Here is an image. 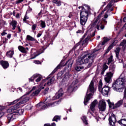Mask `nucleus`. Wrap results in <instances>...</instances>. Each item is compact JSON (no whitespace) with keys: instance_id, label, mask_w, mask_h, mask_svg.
Instances as JSON below:
<instances>
[{"instance_id":"obj_5","label":"nucleus","mask_w":126,"mask_h":126,"mask_svg":"<svg viewBox=\"0 0 126 126\" xmlns=\"http://www.w3.org/2000/svg\"><path fill=\"white\" fill-rule=\"evenodd\" d=\"M116 69V65L114 63H111L109 66V72H107L105 76L104 80L106 83H110L111 79L114 75L115 70Z\"/></svg>"},{"instance_id":"obj_52","label":"nucleus","mask_w":126,"mask_h":126,"mask_svg":"<svg viewBox=\"0 0 126 126\" xmlns=\"http://www.w3.org/2000/svg\"><path fill=\"white\" fill-rule=\"evenodd\" d=\"M36 27H37V24H33L32 27V31H35L36 30Z\"/></svg>"},{"instance_id":"obj_20","label":"nucleus","mask_w":126,"mask_h":126,"mask_svg":"<svg viewBox=\"0 0 126 126\" xmlns=\"http://www.w3.org/2000/svg\"><path fill=\"white\" fill-rule=\"evenodd\" d=\"M118 124L122 126H126V119H122L118 121Z\"/></svg>"},{"instance_id":"obj_37","label":"nucleus","mask_w":126,"mask_h":126,"mask_svg":"<svg viewBox=\"0 0 126 126\" xmlns=\"http://www.w3.org/2000/svg\"><path fill=\"white\" fill-rule=\"evenodd\" d=\"M61 66H62V65L60 64H58V66L52 71V72L51 73V74H54V73H55L56 72V71H57V70H58V69H60V68H61Z\"/></svg>"},{"instance_id":"obj_30","label":"nucleus","mask_w":126,"mask_h":126,"mask_svg":"<svg viewBox=\"0 0 126 126\" xmlns=\"http://www.w3.org/2000/svg\"><path fill=\"white\" fill-rule=\"evenodd\" d=\"M89 39H90V36H88L84 40H81V41H82L81 42V45L82 46H83V45H84V44H86V43L87 42H88V41L89 40Z\"/></svg>"},{"instance_id":"obj_13","label":"nucleus","mask_w":126,"mask_h":126,"mask_svg":"<svg viewBox=\"0 0 126 126\" xmlns=\"http://www.w3.org/2000/svg\"><path fill=\"white\" fill-rule=\"evenodd\" d=\"M98 108L100 111L104 112V111L106 110V102L103 100H100L98 105Z\"/></svg>"},{"instance_id":"obj_1","label":"nucleus","mask_w":126,"mask_h":126,"mask_svg":"<svg viewBox=\"0 0 126 126\" xmlns=\"http://www.w3.org/2000/svg\"><path fill=\"white\" fill-rule=\"evenodd\" d=\"M96 56L97 55L95 53L89 54L88 52H86L80 59H78L77 63L79 65L84 64V63H88L87 67H85V68L91 67L92 63H94V59L96 58Z\"/></svg>"},{"instance_id":"obj_59","label":"nucleus","mask_w":126,"mask_h":126,"mask_svg":"<svg viewBox=\"0 0 126 126\" xmlns=\"http://www.w3.org/2000/svg\"><path fill=\"white\" fill-rule=\"evenodd\" d=\"M43 12V10H41L40 12L38 14V16H40L42 15V13Z\"/></svg>"},{"instance_id":"obj_34","label":"nucleus","mask_w":126,"mask_h":126,"mask_svg":"<svg viewBox=\"0 0 126 126\" xmlns=\"http://www.w3.org/2000/svg\"><path fill=\"white\" fill-rule=\"evenodd\" d=\"M81 119L85 125H88V123L87 122V118L86 116H84L81 118Z\"/></svg>"},{"instance_id":"obj_26","label":"nucleus","mask_w":126,"mask_h":126,"mask_svg":"<svg viewBox=\"0 0 126 126\" xmlns=\"http://www.w3.org/2000/svg\"><path fill=\"white\" fill-rule=\"evenodd\" d=\"M72 63H73V62L72 61V60L69 59L65 63V65H66L67 64L68 67H69L70 68H71V66L72 65Z\"/></svg>"},{"instance_id":"obj_6","label":"nucleus","mask_w":126,"mask_h":126,"mask_svg":"<svg viewBox=\"0 0 126 126\" xmlns=\"http://www.w3.org/2000/svg\"><path fill=\"white\" fill-rule=\"evenodd\" d=\"M21 99L20 100V102L8 109L9 112H12V111H14V110L19 109V108H20V105L25 104V103H27V102L29 101V97L26 96V95H23Z\"/></svg>"},{"instance_id":"obj_40","label":"nucleus","mask_w":126,"mask_h":126,"mask_svg":"<svg viewBox=\"0 0 126 126\" xmlns=\"http://www.w3.org/2000/svg\"><path fill=\"white\" fill-rule=\"evenodd\" d=\"M64 78L66 79V80H68L69 79V72H67L64 75Z\"/></svg>"},{"instance_id":"obj_33","label":"nucleus","mask_w":126,"mask_h":126,"mask_svg":"<svg viewBox=\"0 0 126 126\" xmlns=\"http://www.w3.org/2000/svg\"><path fill=\"white\" fill-rule=\"evenodd\" d=\"M2 110H4V107L0 106V119L4 115L2 112Z\"/></svg>"},{"instance_id":"obj_47","label":"nucleus","mask_w":126,"mask_h":126,"mask_svg":"<svg viewBox=\"0 0 126 126\" xmlns=\"http://www.w3.org/2000/svg\"><path fill=\"white\" fill-rule=\"evenodd\" d=\"M37 77V76H35V74L33 75L31 78L29 79L30 82H32V81H34V79Z\"/></svg>"},{"instance_id":"obj_61","label":"nucleus","mask_w":126,"mask_h":126,"mask_svg":"<svg viewBox=\"0 0 126 126\" xmlns=\"http://www.w3.org/2000/svg\"><path fill=\"white\" fill-rule=\"evenodd\" d=\"M6 34H7L6 32H3L1 33V35H2V36H4V35H6Z\"/></svg>"},{"instance_id":"obj_49","label":"nucleus","mask_w":126,"mask_h":126,"mask_svg":"<svg viewBox=\"0 0 126 126\" xmlns=\"http://www.w3.org/2000/svg\"><path fill=\"white\" fill-rule=\"evenodd\" d=\"M113 62V56H111L108 59L107 64H110L111 63Z\"/></svg>"},{"instance_id":"obj_29","label":"nucleus","mask_w":126,"mask_h":126,"mask_svg":"<svg viewBox=\"0 0 126 126\" xmlns=\"http://www.w3.org/2000/svg\"><path fill=\"white\" fill-rule=\"evenodd\" d=\"M52 2L55 3L57 6H61L62 5V1L60 0H53Z\"/></svg>"},{"instance_id":"obj_7","label":"nucleus","mask_w":126,"mask_h":126,"mask_svg":"<svg viewBox=\"0 0 126 126\" xmlns=\"http://www.w3.org/2000/svg\"><path fill=\"white\" fill-rule=\"evenodd\" d=\"M78 80L76 79L71 83V84L68 87L67 92L68 93H72L74 92L76 90H77L78 88Z\"/></svg>"},{"instance_id":"obj_10","label":"nucleus","mask_w":126,"mask_h":126,"mask_svg":"<svg viewBox=\"0 0 126 126\" xmlns=\"http://www.w3.org/2000/svg\"><path fill=\"white\" fill-rule=\"evenodd\" d=\"M42 89H44V87H40L37 89V87L34 86L26 95H29V94H31V93H32V95H38V94L41 92Z\"/></svg>"},{"instance_id":"obj_53","label":"nucleus","mask_w":126,"mask_h":126,"mask_svg":"<svg viewBox=\"0 0 126 126\" xmlns=\"http://www.w3.org/2000/svg\"><path fill=\"white\" fill-rule=\"evenodd\" d=\"M32 109V106L29 105L26 107V110H31Z\"/></svg>"},{"instance_id":"obj_48","label":"nucleus","mask_w":126,"mask_h":126,"mask_svg":"<svg viewBox=\"0 0 126 126\" xmlns=\"http://www.w3.org/2000/svg\"><path fill=\"white\" fill-rule=\"evenodd\" d=\"M62 95H56L53 96L52 100H57V99H59L60 97H62Z\"/></svg>"},{"instance_id":"obj_60","label":"nucleus","mask_w":126,"mask_h":126,"mask_svg":"<svg viewBox=\"0 0 126 126\" xmlns=\"http://www.w3.org/2000/svg\"><path fill=\"white\" fill-rule=\"evenodd\" d=\"M17 28H18V29L19 30V32L20 33V32H21V29H20V27L19 26H18L17 27Z\"/></svg>"},{"instance_id":"obj_35","label":"nucleus","mask_w":126,"mask_h":126,"mask_svg":"<svg viewBox=\"0 0 126 126\" xmlns=\"http://www.w3.org/2000/svg\"><path fill=\"white\" fill-rule=\"evenodd\" d=\"M63 94H64V92L63 90V88H61L57 93V95H63Z\"/></svg>"},{"instance_id":"obj_64","label":"nucleus","mask_w":126,"mask_h":126,"mask_svg":"<svg viewBox=\"0 0 126 126\" xmlns=\"http://www.w3.org/2000/svg\"><path fill=\"white\" fill-rule=\"evenodd\" d=\"M124 95H126V88L124 90Z\"/></svg>"},{"instance_id":"obj_28","label":"nucleus","mask_w":126,"mask_h":126,"mask_svg":"<svg viewBox=\"0 0 126 126\" xmlns=\"http://www.w3.org/2000/svg\"><path fill=\"white\" fill-rule=\"evenodd\" d=\"M108 67H109V66H108V65H107V64H104V65L103 66V68H102V70L101 73V75H103V74H104V73H105V71H106V69H108Z\"/></svg>"},{"instance_id":"obj_2","label":"nucleus","mask_w":126,"mask_h":126,"mask_svg":"<svg viewBox=\"0 0 126 126\" xmlns=\"http://www.w3.org/2000/svg\"><path fill=\"white\" fill-rule=\"evenodd\" d=\"M126 84V79L124 74H121L119 78L112 84L111 88L117 92H123L125 85Z\"/></svg>"},{"instance_id":"obj_39","label":"nucleus","mask_w":126,"mask_h":126,"mask_svg":"<svg viewBox=\"0 0 126 126\" xmlns=\"http://www.w3.org/2000/svg\"><path fill=\"white\" fill-rule=\"evenodd\" d=\"M109 40V39L107 37H104L103 41H102V44H101L102 46H104V44H106V43H107V42H108Z\"/></svg>"},{"instance_id":"obj_38","label":"nucleus","mask_w":126,"mask_h":126,"mask_svg":"<svg viewBox=\"0 0 126 126\" xmlns=\"http://www.w3.org/2000/svg\"><path fill=\"white\" fill-rule=\"evenodd\" d=\"M103 86V83H102V80H100L98 84V90L101 91L102 90V86Z\"/></svg>"},{"instance_id":"obj_58","label":"nucleus","mask_w":126,"mask_h":126,"mask_svg":"<svg viewBox=\"0 0 126 126\" xmlns=\"http://www.w3.org/2000/svg\"><path fill=\"white\" fill-rule=\"evenodd\" d=\"M43 104V102L39 103L36 105V107L39 108L40 106H42V104Z\"/></svg>"},{"instance_id":"obj_51","label":"nucleus","mask_w":126,"mask_h":126,"mask_svg":"<svg viewBox=\"0 0 126 126\" xmlns=\"http://www.w3.org/2000/svg\"><path fill=\"white\" fill-rule=\"evenodd\" d=\"M40 25L42 28H45V27H46V23H45V22L43 21H41Z\"/></svg>"},{"instance_id":"obj_45","label":"nucleus","mask_w":126,"mask_h":126,"mask_svg":"<svg viewBox=\"0 0 126 126\" xmlns=\"http://www.w3.org/2000/svg\"><path fill=\"white\" fill-rule=\"evenodd\" d=\"M61 120V117L59 116H56L53 119V121L58 122V121H60Z\"/></svg>"},{"instance_id":"obj_41","label":"nucleus","mask_w":126,"mask_h":126,"mask_svg":"<svg viewBox=\"0 0 126 126\" xmlns=\"http://www.w3.org/2000/svg\"><path fill=\"white\" fill-rule=\"evenodd\" d=\"M34 76H36V78H37V79L35 80L36 82H40L42 78L38 74H34Z\"/></svg>"},{"instance_id":"obj_44","label":"nucleus","mask_w":126,"mask_h":126,"mask_svg":"<svg viewBox=\"0 0 126 126\" xmlns=\"http://www.w3.org/2000/svg\"><path fill=\"white\" fill-rule=\"evenodd\" d=\"M120 46L123 47V48H126V40H124L121 43Z\"/></svg>"},{"instance_id":"obj_32","label":"nucleus","mask_w":126,"mask_h":126,"mask_svg":"<svg viewBox=\"0 0 126 126\" xmlns=\"http://www.w3.org/2000/svg\"><path fill=\"white\" fill-rule=\"evenodd\" d=\"M27 38L28 39V41H35V43H38V41H37L35 39V38L29 35L27 36Z\"/></svg>"},{"instance_id":"obj_23","label":"nucleus","mask_w":126,"mask_h":126,"mask_svg":"<svg viewBox=\"0 0 126 126\" xmlns=\"http://www.w3.org/2000/svg\"><path fill=\"white\" fill-rule=\"evenodd\" d=\"M114 47V43H112L109 45V46L108 47L107 49L105 50V52L104 53V56H106L108 53L110 52V50H112L113 49V47Z\"/></svg>"},{"instance_id":"obj_27","label":"nucleus","mask_w":126,"mask_h":126,"mask_svg":"<svg viewBox=\"0 0 126 126\" xmlns=\"http://www.w3.org/2000/svg\"><path fill=\"white\" fill-rule=\"evenodd\" d=\"M13 55H14V52L13 51L10 50L6 53V56L8 58H12Z\"/></svg>"},{"instance_id":"obj_25","label":"nucleus","mask_w":126,"mask_h":126,"mask_svg":"<svg viewBox=\"0 0 126 126\" xmlns=\"http://www.w3.org/2000/svg\"><path fill=\"white\" fill-rule=\"evenodd\" d=\"M115 2H118V0H112L107 5L106 8H108L109 7H112L113 5H114V3Z\"/></svg>"},{"instance_id":"obj_3","label":"nucleus","mask_w":126,"mask_h":126,"mask_svg":"<svg viewBox=\"0 0 126 126\" xmlns=\"http://www.w3.org/2000/svg\"><path fill=\"white\" fill-rule=\"evenodd\" d=\"M79 9L82 8L80 11V24L81 25L84 26L86 24L87 20H88V16L89 15V11H90V6L88 5L85 4L83 6H79Z\"/></svg>"},{"instance_id":"obj_15","label":"nucleus","mask_w":126,"mask_h":126,"mask_svg":"<svg viewBox=\"0 0 126 126\" xmlns=\"http://www.w3.org/2000/svg\"><path fill=\"white\" fill-rule=\"evenodd\" d=\"M110 89H111V88L109 86H105L100 91L101 94H102V95H104H104H108L110 92Z\"/></svg>"},{"instance_id":"obj_46","label":"nucleus","mask_w":126,"mask_h":126,"mask_svg":"<svg viewBox=\"0 0 126 126\" xmlns=\"http://www.w3.org/2000/svg\"><path fill=\"white\" fill-rule=\"evenodd\" d=\"M12 25V27H16V25H17V22L15 21H13L10 24Z\"/></svg>"},{"instance_id":"obj_11","label":"nucleus","mask_w":126,"mask_h":126,"mask_svg":"<svg viewBox=\"0 0 126 126\" xmlns=\"http://www.w3.org/2000/svg\"><path fill=\"white\" fill-rule=\"evenodd\" d=\"M108 121L109 126H115V123L117 122V119L114 113H111L109 115Z\"/></svg>"},{"instance_id":"obj_55","label":"nucleus","mask_w":126,"mask_h":126,"mask_svg":"<svg viewBox=\"0 0 126 126\" xmlns=\"http://www.w3.org/2000/svg\"><path fill=\"white\" fill-rule=\"evenodd\" d=\"M24 0H17L15 1V3L16 4H18L19 3H21V2H22Z\"/></svg>"},{"instance_id":"obj_16","label":"nucleus","mask_w":126,"mask_h":126,"mask_svg":"<svg viewBox=\"0 0 126 126\" xmlns=\"http://www.w3.org/2000/svg\"><path fill=\"white\" fill-rule=\"evenodd\" d=\"M7 112L8 113H11V112H13L16 114V115H17L18 116H21L22 115H23L24 110L22 109H19L18 110H17V109H15L13 111H9L8 109Z\"/></svg>"},{"instance_id":"obj_18","label":"nucleus","mask_w":126,"mask_h":126,"mask_svg":"<svg viewBox=\"0 0 126 126\" xmlns=\"http://www.w3.org/2000/svg\"><path fill=\"white\" fill-rule=\"evenodd\" d=\"M0 63L4 69H6L9 66V63L7 61H1Z\"/></svg>"},{"instance_id":"obj_54","label":"nucleus","mask_w":126,"mask_h":126,"mask_svg":"<svg viewBox=\"0 0 126 126\" xmlns=\"http://www.w3.org/2000/svg\"><path fill=\"white\" fill-rule=\"evenodd\" d=\"M19 100H20V99H17L14 100L13 102H11L10 105H14V104H15V103H17V102H18V101H19Z\"/></svg>"},{"instance_id":"obj_9","label":"nucleus","mask_w":126,"mask_h":126,"mask_svg":"<svg viewBox=\"0 0 126 126\" xmlns=\"http://www.w3.org/2000/svg\"><path fill=\"white\" fill-rule=\"evenodd\" d=\"M106 10H107V11L105 13V15H104V18H102V21L104 24H107V18L109 17V15H110V12L112 14L113 12V10H114V8H112V7H110L107 8L106 7L104 8V11H106Z\"/></svg>"},{"instance_id":"obj_31","label":"nucleus","mask_w":126,"mask_h":126,"mask_svg":"<svg viewBox=\"0 0 126 126\" xmlns=\"http://www.w3.org/2000/svg\"><path fill=\"white\" fill-rule=\"evenodd\" d=\"M42 53H43V52L40 53L38 51H36L35 52H34L33 53V57H32L31 58V60H33L34 59H35V58H36V57H38V56H39V55H41V54H42Z\"/></svg>"},{"instance_id":"obj_63","label":"nucleus","mask_w":126,"mask_h":126,"mask_svg":"<svg viewBox=\"0 0 126 126\" xmlns=\"http://www.w3.org/2000/svg\"><path fill=\"white\" fill-rule=\"evenodd\" d=\"M35 63H36L37 64H39L40 63V62L39 61H34Z\"/></svg>"},{"instance_id":"obj_42","label":"nucleus","mask_w":126,"mask_h":126,"mask_svg":"<svg viewBox=\"0 0 126 126\" xmlns=\"http://www.w3.org/2000/svg\"><path fill=\"white\" fill-rule=\"evenodd\" d=\"M107 101L109 104V108H112V106H113V107L114 106H115L114 102H111V101L110 100V99H108Z\"/></svg>"},{"instance_id":"obj_36","label":"nucleus","mask_w":126,"mask_h":126,"mask_svg":"<svg viewBox=\"0 0 126 126\" xmlns=\"http://www.w3.org/2000/svg\"><path fill=\"white\" fill-rule=\"evenodd\" d=\"M84 68H85V67L82 66H77L75 67V69L76 70H77V71H80V70H81V69H84Z\"/></svg>"},{"instance_id":"obj_24","label":"nucleus","mask_w":126,"mask_h":126,"mask_svg":"<svg viewBox=\"0 0 126 126\" xmlns=\"http://www.w3.org/2000/svg\"><path fill=\"white\" fill-rule=\"evenodd\" d=\"M90 99H91V95H88L85 97L84 104V105H85V106H86L87 105V104H86V103L88 102V101H89V100H90Z\"/></svg>"},{"instance_id":"obj_4","label":"nucleus","mask_w":126,"mask_h":126,"mask_svg":"<svg viewBox=\"0 0 126 126\" xmlns=\"http://www.w3.org/2000/svg\"><path fill=\"white\" fill-rule=\"evenodd\" d=\"M102 17V13L99 14L95 20L91 25V28L94 27L97 30V31H100V30H104L105 29V26L102 22L101 21V17Z\"/></svg>"},{"instance_id":"obj_43","label":"nucleus","mask_w":126,"mask_h":126,"mask_svg":"<svg viewBox=\"0 0 126 126\" xmlns=\"http://www.w3.org/2000/svg\"><path fill=\"white\" fill-rule=\"evenodd\" d=\"M63 73H64V71H61V72H59L57 74V77L58 78H60V77H62Z\"/></svg>"},{"instance_id":"obj_57","label":"nucleus","mask_w":126,"mask_h":126,"mask_svg":"<svg viewBox=\"0 0 126 126\" xmlns=\"http://www.w3.org/2000/svg\"><path fill=\"white\" fill-rule=\"evenodd\" d=\"M82 42V40H80L78 43L76 44L75 47H78L79 45L81 44Z\"/></svg>"},{"instance_id":"obj_12","label":"nucleus","mask_w":126,"mask_h":126,"mask_svg":"<svg viewBox=\"0 0 126 126\" xmlns=\"http://www.w3.org/2000/svg\"><path fill=\"white\" fill-rule=\"evenodd\" d=\"M59 104V101H56L53 103H49L46 104H44V103L42 104V107H41L42 110H45V109H47L49 108V107H55L56 106H58Z\"/></svg>"},{"instance_id":"obj_22","label":"nucleus","mask_w":126,"mask_h":126,"mask_svg":"<svg viewBox=\"0 0 126 126\" xmlns=\"http://www.w3.org/2000/svg\"><path fill=\"white\" fill-rule=\"evenodd\" d=\"M18 50H19L20 52H21V53H23V54H26V53H27V51H26V49H25V48H24L22 46H18Z\"/></svg>"},{"instance_id":"obj_56","label":"nucleus","mask_w":126,"mask_h":126,"mask_svg":"<svg viewBox=\"0 0 126 126\" xmlns=\"http://www.w3.org/2000/svg\"><path fill=\"white\" fill-rule=\"evenodd\" d=\"M27 19H29V17H28V16H25L23 19V21L24 22H26V20Z\"/></svg>"},{"instance_id":"obj_8","label":"nucleus","mask_w":126,"mask_h":126,"mask_svg":"<svg viewBox=\"0 0 126 126\" xmlns=\"http://www.w3.org/2000/svg\"><path fill=\"white\" fill-rule=\"evenodd\" d=\"M95 83V81L93 80L91 81L89 88H88V91L87 92L86 95H93L95 94L96 92V89L94 87V83Z\"/></svg>"},{"instance_id":"obj_14","label":"nucleus","mask_w":126,"mask_h":126,"mask_svg":"<svg viewBox=\"0 0 126 126\" xmlns=\"http://www.w3.org/2000/svg\"><path fill=\"white\" fill-rule=\"evenodd\" d=\"M11 114H9L7 116L8 123H10V122H12L13 120H15V119H16V115L14 112H11Z\"/></svg>"},{"instance_id":"obj_50","label":"nucleus","mask_w":126,"mask_h":126,"mask_svg":"<svg viewBox=\"0 0 126 126\" xmlns=\"http://www.w3.org/2000/svg\"><path fill=\"white\" fill-rule=\"evenodd\" d=\"M54 82V80L53 79H50L49 81H48L47 84L48 86H50Z\"/></svg>"},{"instance_id":"obj_17","label":"nucleus","mask_w":126,"mask_h":126,"mask_svg":"<svg viewBox=\"0 0 126 126\" xmlns=\"http://www.w3.org/2000/svg\"><path fill=\"white\" fill-rule=\"evenodd\" d=\"M98 103V101L96 99H95L93 102H92V104L90 106V110L92 112H94L95 111V107H96V105Z\"/></svg>"},{"instance_id":"obj_21","label":"nucleus","mask_w":126,"mask_h":126,"mask_svg":"<svg viewBox=\"0 0 126 126\" xmlns=\"http://www.w3.org/2000/svg\"><path fill=\"white\" fill-rule=\"evenodd\" d=\"M121 51V48L117 47L115 50V53L116 54V57L118 60H119V55H120V52Z\"/></svg>"},{"instance_id":"obj_62","label":"nucleus","mask_w":126,"mask_h":126,"mask_svg":"<svg viewBox=\"0 0 126 126\" xmlns=\"http://www.w3.org/2000/svg\"><path fill=\"white\" fill-rule=\"evenodd\" d=\"M6 41H7V39L5 38V39L3 41V44H6Z\"/></svg>"},{"instance_id":"obj_19","label":"nucleus","mask_w":126,"mask_h":126,"mask_svg":"<svg viewBox=\"0 0 126 126\" xmlns=\"http://www.w3.org/2000/svg\"><path fill=\"white\" fill-rule=\"evenodd\" d=\"M123 100H119L117 103L115 104V105L113 106L112 109H113V110H115V109H117V108L121 107L122 105H123Z\"/></svg>"}]
</instances>
